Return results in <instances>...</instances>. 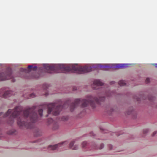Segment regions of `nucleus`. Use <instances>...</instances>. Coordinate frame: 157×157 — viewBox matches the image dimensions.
<instances>
[{"instance_id": "12", "label": "nucleus", "mask_w": 157, "mask_h": 157, "mask_svg": "<svg viewBox=\"0 0 157 157\" xmlns=\"http://www.w3.org/2000/svg\"><path fill=\"white\" fill-rule=\"evenodd\" d=\"M74 144V141L71 142L69 144V147L72 150H76L78 148V146L76 145L73 146Z\"/></svg>"}, {"instance_id": "26", "label": "nucleus", "mask_w": 157, "mask_h": 157, "mask_svg": "<svg viewBox=\"0 0 157 157\" xmlns=\"http://www.w3.org/2000/svg\"><path fill=\"white\" fill-rule=\"evenodd\" d=\"M32 65H29L28 66V68L29 69H31L32 68Z\"/></svg>"}, {"instance_id": "5", "label": "nucleus", "mask_w": 157, "mask_h": 157, "mask_svg": "<svg viewBox=\"0 0 157 157\" xmlns=\"http://www.w3.org/2000/svg\"><path fill=\"white\" fill-rule=\"evenodd\" d=\"M57 64H44L43 66L48 71V72L51 73L50 71H54L58 70Z\"/></svg>"}, {"instance_id": "11", "label": "nucleus", "mask_w": 157, "mask_h": 157, "mask_svg": "<svg viewBox=\"0 0 157 157\" xmlns=\"http://www.w3.org/2000/svg\"><path fill=\"white\" fill-rule=\"evenodd\" d=\"M12 74L11 73H9L6 77L4 78H1L0 77V80H5L9 79L12 78Z\"/></svg>"}, {"instance_id": "10", "label": "nucleus", "mask_w": 157, "mask_h": 157, "mask_svg": "<svg viewBox=\"0 0 157 157\" xmlns=\"http://www.w3.org/2000/svg\"><path fill=\"white\" fill-rule=\"evenodd\" d=\"M13 94V92L11 91H6L2 95V97L6 98L10 96Z\"/></svg>"}, {"instance_id": "29", "label": "nucleus", "mask_w": 157, "mask_h": 157, "mask_svg": "<svg viewBox=\"0 0 157 157\" xmlns=\"http://www.w3.org/2000/svg\"><path fill=\"white\" fill-rule=\"evenodd\" d=\"M90 134H91V135L94 136V135L93 134V132H91Z\"/></svg>"}, {"instance_id": "33", "label": "nucleus", "mask_w": 157, "mask_h": 157, "mask_svg": "<svg viewBox=\"0 0 157 157\" xmlns=\"http://www.w3.org/2000/svg\"><path fill=\"white\" fill-rule=\"evenodd\" d=\"M106 95H107V96H109V95H108L107 94H106Z\"/></svg>"}, {"instance_id": "6", "label": "nucleus", "mask_w": 157, "mask_h": 157, "mask_svg": "<svg viewBox=\"0 0 157 157\" xmlns=\"http://www.w3.org/2000/svg\"><path fill=\"white\" fill-rule=\"evenodd\" d=\"M58 70H63L66 72H69L71 71V65L70 66L65 67L63 64H58Z\"/></svg>"}, {"instance_id": "27", "label": "nucleus", "mask_w": 157, "mask_h": 157, "mask_svg": "<svg viewBox=\"0 0 157 157\" xmlns=\"http://www.w3.org/2000/svg\"><path fill=\"white\" fill-rule=\"evenodd\" d=\"M152 64L153 65L155 66L156 67H157V64L154 63V64Z\"/></svg>"}, {"instance_id": "3", "label": "nucleus", "mask_w": 157, "mask_h": 157, "mask_svg": "<svg viewBox=\"0 0 157 157\" xmlns=\"http://www.w3.org/2000/svg\"><path fill=\"white\" fill-rule=\"evenodd\" d=\"M67 103V102L65 103L63 106L61 105H58L56 103H51L48 104H44L43 105V107H46L48 109V114L52 113L53 115L56 116L59 114L61 109Z\"/></svg>"}, {"instance_id": "15", "label": "nucleus", "mask_w": 157, "mask_h": 157, "mask_svg": "<svg viewBox=\"0 0 157 157\" xmlns=\"http://www.w3.org/2000/svg\"><path fill=\"white\" fill-rule=\"evenodd\" d=\"M119 84L121 86H124L125 85L126 83L124 81L121 80L119 82Z\"/></svg>"}, {"instance_id": "19", "label": "nucleus", "mask_w": 157, "mask_h": 157, "mask_svg": "<svg viewBox=\"0 0 157 157\" xmlns=\"http://www.w3.org/2000/svg\"><path fill=\"white\" fill-rule=\"evenodd\" d=\"M86 144L87 143L86 142H82V147H85V146L86 145Z\"/></svg>"}, {"instance_id": "16", "label": "nucleus", "mask_w": 157, "mask_h": 157, "mask_svg": "<svg viewBox=\"0 0 157 157\" xmlns=\"http://www.w3.org/2000/svg\"><path fill=\"white\" fill-rule=\"evenodd\" d=\"M38 113L40 117H41L42 116L43 110L42 109H39L38 110Z\"/></svg>"}, {"instance_id": "23", "label": "nucleus", "mask_w": 157, "mask_h": 157, "mask_svg": "<svg viewBox=\"0 0 157 157\" xmlns=\"http://www.w3.org/2000/svg\"><path fill=\"white\" fill-rule=\"evenodd\" d=\"M37 67L36 66L32 68V69L33 71H36L37 69Z\"/></svg>"}, {"instance_id": "18", "label": "nucleus", "mask_w": 157, "mask_h": 157, "mask_svg": "<svg viewBox=\"0 0 157 157\" xmlns=\"http://www.w3.org/2000/svg\"><path fill=\"white\" fill-rule=\"evenodd\" d=\"M53 120L52 118H50L48 119V122L49 124H50L51 123L53 122Z\"/></svg>"}, {"instance_id": "25", "label": "nucleus", "mask_w": 157, "mask_h": 157, "mask_svg": "<svg viewBox=\"0 0 157 157\" xmlns=\"http://www.w3.org/2000/svg\"><path fill=\"white\" fill-rule=\"evenodd\" d=\"M157 133V131H155L154 132L153 134H152V136H154L155 134H156Z\"/></svg>"}, {"instance_id": "22", "label": "nucleus", "mask_w": 157, "mask_h": 157, "mask_svg": "<svg viewBox=\"0 0 157 157\" xmlns=\"http://www.w3.org/2000/svg\"><path fill=\"white\" fill-rule=\"evenodd\" d=\"M146 82L147 83H148L150 82V79L149 78H146Z\"/></svg>"}, {"instance_id": "4", "label": "nucleus", "mask_w": 157, "mask_h": 157, "mask_svg": "<svg viewBox=\"0 0 157 157\" xmlns=\"http://www.w3.org/2000/svg\"><path fill=\"white\" fill-rule=\"evenodd\" d=\"M76 64L71 65V71L73 70L77 71L80 73H83L90 72L92 70L91 67H77Z\"/></svg>"}, {"instance_id": "8", "label": "nucleus", "mask_w": 157, "mask_h": 157, "mask_svg": "<svg viewBox=\"0 0 157 157\" xmlns=\"http://www.w3.org/2000/svg\"><path fill=\"white\" fill-rule=\"evenodd\" d=\"M127 64H112L113 67L116 69L123 68L127 67Z\"/></svg>"}, {"instance_id": "32", "label": "nucleus", "mask_w": 157, "mask_h": 157, "mask_svg": "<svg viewBox=\"0 0 157 157\" xmlns=\"http://www.w3.org/2000/svg\"><path fill=\"white\" fill-rule=\"evenodd\" d=\"M114 82H111V83H112V84H113V83H114Z\"/></svg>"}, {"instance_id": "21", "label": "nucleus", "mask_w": 157, "mask_h": 157, "mask_svg": "<svg viewBox=\"0 0 157 157\" xmlns=\"http://www.w3.org/2000/svg\"><path fill=\"white\" fill-rule=\"evenodd\" d=\"M30 97L32 98H33L35 96V94L34 93H32L31 94H30Z\"/></svg>"}, {"instance_id": "20", "label": "nucleus", "mask_w": 157, "mask_h": 157, "mask_svg": "<svg viewBox=\"0 0 157 157\" xmlns=\"http://www.w3.org/2000/svg\"><path fill=\"white\" fill-rule=\"evenodd\" d=\"M104 147V145L103 144H101L100 145L99 149H102Z\"/></svg>"}, {"instance_id": "31", "label": "nucleus", "mask_w": 157, "mask_h": 157, "mask_svg": "<svg viewBox=\"0 0 157 157\" xmlns=\"http://www.w3.org/2000/svg\"><path fill=\"white\" fill-rule=\"evenodd\" d=\"M45 86L46 88H47V87H48V86H47V85H45Z\"/></svg>"}, {"instance_id": "17", "label": "nucleus", "mask_w": 157, "mask_h": 157, "mask_svg": "<svg viewBox=\"0 0 157 157\" xmlns=\"http://www.w3.org/2000/svg\"><path fill=\"white\" fill-rule=\"evenodd\" d=\"M68 119L67 116H63L62 118V120L63 121H67Z\"/></svg>"}, {"instance_id": "28", "label": "nucleus", "mask_w": 157, "mask_h": 157, "mask_svg": "<svg viewBox=\"0 0 157 157\" xmlns=\"http://www.w3.org/2000/svg\"><path fill=\"white\" fill-rule=\"evenodd\" d=\"M109 148L110 149H112V146L111 145H110L109 146Z\"/></svg>"}, {"instance_id": "7", "label": "nucleus", "mask_w": 157, "mask_h": 157, "mask_svg": "<svg viewBox=\"0 0 157 157\" xmlns=\"http://www.w3.org/2000/svg\"><path fill=\"white\" fill-rule=\"evenodd\" d=\"M103 83L99 80H95L93 82V84L92 85V87L95 90H96L98 89L97 88L99 86H101L103 85Z\"/></svg>"}, {"instance_id": "14", "label": "nucleus", "mask_w": 157, "mask_h": 157, "mask_svg": "<svg viewBox=\"0 0 157 157\" xmlns=\"http://www.w3.org/2000/svg\"><path fill=\"white\" fill-rule=\"evenodd\" d=\"M59 127V125L57 123H55L53 124V129L54 130L57 129Z\"/></svg>"}, {"instance_id": "13", "label": "nucleus", "mask_w": 157, "mask_h": 157, "mask_svg": "<svg viewBox=\"0 0 157 157\" xmlns=\"http://www.w3.org/2000/svg\"><path fill=\"white\" fill-rule=\"evenodd\" d=\"M16 131L14 129L10 130L7 132V134L9 135H12L15 134Z\"/></svg>"}, {"instance_id": "24", "label": "nucleus", "mask_w": 157, "mask_h": 157, "mask_svg": "<svg viewBox=\"0 0 157 157\" xmlns=\"http://www.w3.org/2000/svg\"><path fill=\"white\" fill-rule=\"evenodd\" d=\"M148 131V130L147 129L144 130L143 131V132L144 133H147Z\"/></svg>"}, {"instance_id": "30", "label": "nucleus", "mask_w": 157, "mask_h": 157, "mask_svg": "<svg viewBox=\"0 0 157 157\" xmlns=\"http://www.w3.org/2000/svg\"><path fill=\"white\" fill-rule=\"evenodd\" d=\"M26 71V69H23V71Z\"/></svg>"}, {"instance_id": "1", "label": "nucleus", "mask_w": 157, "mask_h": 157, "mask_svg": "<svg viewBox=\"0 0 157 157\" xmlns=\"http://www.w3.org/2000/svg\"><path fill=\"white\" fill-rule=\"evenodd\" d=\"M36 108V106H34L31 108L26 109L23 111L22 107L17 106L13 109H9L6 113H0V118L9 116L7 121L8 124L11 125L15 120H17L19 126L31 128V123L35 122L37 119Z\"/></svg>"}, {"instance_id": "2", "label": "nucleus", "mask_w": 157, "mask_h": 157, "mask_svg": "<svg viewBox=\"0 0 157 157\" xmlns=\"http://www.w3.org/2000/svg\"><path fill=\"white\" fill-rule=\"evenodd\" d=\"M105 99L104 97H99V98L94 97L91 96H88L86 99H82L81 100L80 99H77L75 100L74 102L72 103L70 105V109L72 111L77 106L81 103V106L82 107H85L90 105L94 108L95 107L96 103L99 104L100 101H102Z\"/></svg>"}, {"instance_id": "9", "label": "nucleus", "mask_w": 157, "mask_h": 157, "mask_svg": "<svg viewBox=\"0 0 157 157\" xmlns=\"http://www.w3.org/2000/svg\"><path fill=\"white\" fill-rule=\"evenodd\" d=\"M66 143V142H63L61 144H59L53 146L50 145L48 146V148L49 149L54 150L56 149L58 147L63 146L64 144H65Z\"/></svg>"}]
</instances>
